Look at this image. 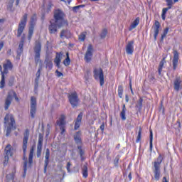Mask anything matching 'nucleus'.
Listing matches in <instances>:
<instances>
[{
    "label": "nucleus",
    "mask_w": 182,
    "mask_h": 182,
    "mask_svg": "<svg viewBox=\"0 0 182 182\" xmlns=\"http://www.w3.org/2000/svg\"><path fill=\"white\" fill-rule=\"evenodd\" d=\"M35 151V149L32 147L30 150L29 156H28V163L29 164H32L33 163V152Z\"/></svg>",
    "instance_id": "28"
},
{
    "label": "nucleus",
    "mask_w": 182,
    "mask_h": 182,
    "mask_svg": "<svg viewBox=\"0 0 182 182\" xmlns=\"http://www.w3.org/2000/svg\"><path fill=\"white\" fill-rule=\"evenodd\" d=\"M12 146L11 145H7L4 149V151H5V155L6 156H12Z\"/></svg>",
    "instance_id": "25"
},
{
    "label": "nucleus",
    "mask_w": 182,
    "mask_h": 182,
    "mask_svg": "<svg viewBox=\"0 0 182 182\" xmlns=\"http://www.w3.org/2000/svg\"><path fill=\"white\" fill-rule=\"evenodd\" d=\"M13 97H14V99L18 97L16 95V92H15L14 91L9 92L4 104L5 110H8V109H9V107L11 106V104L12 103V100L14 99Z\"/></svg>",
    "instance_id": "9"
},
{
    "label": "nucleus",
    "mask_w": 182,
    "mask_h": 182,
    "mask_svg": "<svg viewBox=\"0 0 182 182\" xmlns=\"http://www.w3.org/2000/svg\"><path fill=\"white\" fill-rule=\"evenodd\" d=\"M82 117H83V113L80 112L78 114L75 122H77L78 123H82Z\"/></svg>",
    "instance_id": "42"
},
{
    "label": "nucleus",
    "mask_w": 182,
    "mask_h": 182,
    "mask_svg": "<svg viewBox=\"0 0 182 182\" xmlns=\"http://www.w3.org/2000/svg\"><path fill=\"white\" fill-rule=\"evenodd\" d=\"M4 123L7 127L6 136L8 137L11 134L12 129H16L14 115L7 114L4 117Z\"/></svg>",
    "instance_id": "4"
},
{
    "label": "nucleus",
    "mask_w": 182,
    "mask_h": 182,
    "mask_svg": "<svg viewBox=\"0 0 182 182\" xmlns=\"http://www.w3.org/2000/svg\"><path fill=\"white\" fill-rule=\"evenodd\" d=\"M57 124L60 127V129H63L65 124V117H61L59 121L57 122Z\"/></svg>",
    "instance_id": "29"
},
{
    "label": "nucleus",
    "mask_w": 182,
    "mask_h": 182,
    "mask_svg": "<svg viewBox=\"0 0 182 182\" xmlns=\"http://www.w3.org/2000/svg\"><path fill=\"white\" fill-rule=\"evenodd\" d=\"M29 139V129H26L24 134H23V160H24V166H23V171L24 173H26L27 166H28V161L25 156V153H26V149L28 147V140Z\"/></svg>",
    "instance_id": "5"
},
{
    "label": "nucleus",
    "mask_w": 182,
    "mask_h": 182,
    "mask_svg": "<svg viewBox=\"0 0 182 182\" xmlns=\"http://www.w3.org/2000/svg\"><path fill=\"white\" fill-rule=\"evenodd\" d=\"M139 23H140V18L137 17L134 21V22L131 24L129 27V31H133V29L136 28V27L137 26V25H139Z\"/></svg>",
    "instance_id": "24"
},
{
    "label": "nucleus",
    "mask_w": 182,
    "mask_h": 182,
    "mask_svg": "<svg viewBox=\"0 0 182 182\" xmlns=\"http://www.w3.org/2000/svg\"><path fill=\"white\" fill-rule=\"evenodd\" d=\"M74 140L77 144H80V143H82V139H80V132H77L74 135Z\"/></svg>",
    "instance_id": "27"
},
{
    "label": "nucleus",
    "mask_w": 182,
    "mask_h": 182,
    "mask_svg": "<svg viewBox=\"0 0 182 182\" xmlns=\"http://www.w3.org/2000/svg\"><path fill=\"white\" fill-rule=\"evenodd\" d=\"M161 28V25L160 24V22L156 20L154 25L152 26V29L154 30V41H157V36H159Z\"/></svg>",
    "instance_id": "13"
},
{
    "label": "nucleus",
    "mask_w": 182,
    "mask_h": 182,
    "mask_svg": "<svg viewBox=\"0 0 182 182\" xmlns=\"http://www.w3.org/2000/svg\"><path fill=\"white\" fill-rule=\"evenodd\" d=\"M92 56H93V46H92V44H89L85 55V60L87 63L90 62V60H92Z\"/></svg>",
    "instance_id": "14"
},
{
    "label": "nucleus",
    "mask_w": 182,
    "mask_h": 182,
    "mask_svg": "<svg viewBox=\"0 0 182 182\" xmlns=\"http://www.w3.org/2000/svg\"><path fill=\"white\" fill-rule=\"evenodd\" d=\"M80 8H85V5L82 4V5H79L77 6H74L73 7V12H79V9H80Z\"/></svg>",
    "instance_id": "40"
},
{
    "label": "nucleus",
    "mask_w": 182,
    "mask_h": 182,
    "mask_svg": "<svg viewBox=\"0 0 182 182\" xmlns=\"http://www.w3.org/2000/svg\"><path fill=\"white\" fill-rule=\"evenodd\" d=\"M48 30L50 33H56V32H58V24L56 23V21L54 23L50 21V25L48 27Z\"/></svg>",
    "instance_id": "18"
},
{
    "label": "nucleus",
    "mask_w": 182,
    "mask_h": 182,
    "mask_svg": "<svg viewBox=\"0 0 182 182\" xmlns=\"http://www.w3.org/2000/svg\"><path fill=\"white\" fill-rule=\"evenodd\" d=\"M161 161H163V156H161V155H159L156 161L154 163V178L155 180H156V181H159V180H160V167Z\"/></svg>",
    "instance_id": "6"
},
{
    "label": "nucleus",
    "mask_w": 182,
    "mask_h": 182,
    "mask_svg": "<svg viewBox=\"0 0 182 182\" xmlns=\"http://www.w3.org/2000/svg\"><path fill=\"white\" fill-rule=\"evenodd\" d=\"M61 130V134H63V133H65L66 132V130L65 129V127H63V128H60Z\"/></svg>",
    "instance_id": "58"
},
{
    "label": "nucleus",
    "mask_w": 182,
    "mask_h": 182,
    "mask_svg": "<svg viewBox=\"0 0 182 182\" xmlns=\"http://www.w3.org/2000/svg\"><path fill=\"white\" fill-rule=\"evenodd\" d=\"M15 2V0H10L9 2V5L7 6L8 9L9 11H14V9H12V7L14 6V3Z\"/></svg>",
    "instance_id": "41"
},
{
    "label": "nucleus",
    "mask_w": 182,
    "mask_h": 182,
    "mask_svg": "<svg viewBox=\"0 0 182 182\" xmlns=\"http://www.w3.org/2000/svg\"><path fill=\"white\" fill-rule=\"evenodd\" d=\"M14 85V79L9 80V86H13Z\"/></svg>",
    "instance_id": "54"
},
{
    "label": "nucleus",
    "mask_w": 182,
    "mask_h": 182,
    "mask_svg": "<svg viewBox=\"0 0 182 182\" xmlns=\"http://www.w3.org/2000/svg\"><path fill=\"white\" fill-rule=\"evenodd\" d=\"M68 99L73 107H77L79 105V98L77 97V94L76 92H73L69 95Z\"/></svg>",
    "instance_id": "11"
},
{
    "label": "nucleus",
    "mask_w": 182,
    "mask_h": 182,
    "mask_svg": "<svg viewBox=\"0 0 182 182\" xmlns=\"http://www.w3.org/2000/svg\"><path fill=\"white\" fill-rule=\"evenodd\" d=\"M129 179L131 181L132 180V173H129L128 175Z\"/></svg>",
    "instance_id": "63"
},
{
    "label": "nucleus",
    "mask_w": 182,
    "mask_h": 182,
    "mask_svg": "<svg viewBox=\"0 0 182 182\" xmlns=\"http://www.w3.org/2000/svg\"><path fill=\"white\" fill-rule=\"evenodd\" d=\"M72 166V164H70V162H68L66 168H67L68 173H70V166Z\"/></svg>",
    "instance_id": "49"
},
{
    "label": "nucleus",
    "mask_w": 182,
    "mask_h": 182,
    "mask_svg": "<svg viewBox=\"0 0 182 182\" xmlns=\"http://www.w3.org/2000/svg\"><path fill=\"white\" fill-rule=\"evenodd\" d=\"M43 146V134H39L38 141L37 144L36 156L38 159L42 156V147Z\"/></svg>",
    "instance_id": "10"
},
{
    "label": "nucleus",
    "mask_w": 182,
    "mask_h": 182,
    "mask_svg": "<svg viewBox=\"0 0 182 182\" xmlns=\"http://www.w3.org/2000/svg\"><path fill=\"white\" fill-rule=\"evenodd\" d=\"M86 39V32L81 33L79 36V40L83 42Z\"/></svg>",
    "instance_id": "38"
},
{
    "label": "nucleus",
    "mask_w": 182,
    "mask_h": 182,
    "mask_svg": "<svg viewBox=\"0 0 182 182\" xmlns=\"http://www.w3.org/2000/svg\"><path fill=\"white\" fill-rule=\"evenodd\" d=\"M178 59H180V55L177 50H173V70L177 69V66L178 65Z\"/></svg>",
    "instance_id": "16"
},
{
    "label": "nucleus",
    "mask_w": 182,
    "mask_h": 182,
    "mask_svg": "<svg viewBox=\"0 0 182 182\" xmlns=\"http://www.w3.org/2000/svg\"><path fill=\"white\" fill-rule=\"evenodd\" d=\"M118 95H119V97H120V99L123 97V86L122 85H119L118 87Z\"/></svg>",
    "instance_id": "36"
},
{
    "label": "nucleus",
    "mask_w": 182,
    "mask_h": 182,
    "mask_svg": "<svg viewBox=\"0 0 182 182\" xmlns=\"http://www.w3.org/2000/svg\"><path fill=\"white\" fill-rule=\"evenodd\" d=\"M26 21H28V14H24L21 22L18 24V28L17 30V37L21 38L23 30L25 29V26H26Z\"/></svg>",
    "instance_id": "8"
},
{
    "label": "nucleus",
    "mask_w": 182,
    "mask_h": 182,
    "mask_svg": "<svg viewBox=\"0 0 182 182\" xmlns=\"http://www.w3.org/2000/svg\"><path fill=\"white\" fill-rule=\"evenodd\" d=\"M41 50H42V44L41 41H36L34 46V61L36 65H39L38 70L36 74V77H41V72H42V69L43 67V64L42 63V60L41 59Z\"/></svg>",
    "instance_id": "1"
},
{
    "label": "nucleus",
    "mask_w": 182,
    "mask_h": 182,
    "mask_svg": "<svg viewBox=\"0 0 182 182\" xmlns=\"http://www.w3.org/2000/svg\"><path fill=\"white\" fill-rule=\"evenodd\" d=\"M70 36V31L65 29V30H62L60 34V38L61 39H64L65 38H69Z\"/></svg>",
    "instance_id": "21"
},
{
    "label": "nucleus",
    "mask_w": 182,
    "mask_h": 182,
    "mask_svg": "<svg viewBox=\"0 0 182 182\" xmlns=\"http://www.w3.org/2000/svg\"><path fill=\"white\" fill-rule=\"evenodd\" d=\"M85 80H89V71H87V75L85 76Z\"/></svg>",
    "instance_id": "55"
},
{
    "label": "nucleus",
    "mask_w": 182,
    "mask_h": 182,
    "mask_svg": "<svg viewBox=\"0 0 182 182\" xmlns=\"http://www.w3.org/2000/svg\"><path fill=\"white\" fill-rule=\"evenodd\" d=\"M66 58L63 60V65L65 66H69L70 65V58L69 57V53H66Z\"/></svg>",
    "instance_id": "30"
},
{
    "label": "nucleus",
    "mask_w": 182,
    "mask_h": 182,
    "mask_svg": "<svg viewBox=\"0 0 182 182\" xmlns=\"http://www.w3.org/2000/svg\"><path fill=\"white\" fill-rule=\"evenodd\" d=\"M162 182H168V181H167V178L164 177L163 180H162Z\"/></svg>",
    "instance_id": "60"
},
{
    "label": "nucleus",
    "mask_w": 182,
    "mask_h": 182,
    "mask_svg": "<svg viewBox=\"0 0 182 182\" xmlns=\"http://www.w3.org/2000/svg\"><path fill=\"white\" fill-rule=\"evenodd\" d=\"M30 114L31 119H35V114H36V97H35L31 98Z\"/></svg>",
    "instance_id": "12"
},
{
    "label": "nucleus",
    "mask_w": 182,
    "mask_h": 182,
    "mask_svg": "<svg viewBox=\"0 0 182 182\" xmlns=\"http://www.w3.org/2000/svg\"><path fill=\"white\" fill-rule=\"evenodd\" d=\"M100 130H102V132L105 131V123H102L101 124V126L100 127Z\"/></svg>",
    "instance_id": "53"
},
{
    "label": "nucleus",
    "mask_w": 182,
    "mask_h": 182,
    "mask_svg": "<svg viewBox=\"0 0 182 182\" xmlns=\"http://www.w3.org/2000/svg\"><path fill=\"white\" fill-rule=\"evenodd\" d=\"M129 87H130V90H133V88L132 87V80H130L129 81Z\"/></svg>",
    "instance_id": "62"
},
{
    "label": "nucleus",
    "mask_w": 182,
    "mask_h": 182,
    "mask_svg": "<svg viewBox=\"0 0 182 182\" xmlns=\"http://www.w3.org/2000/svg\"><path fill=\"white\" fill-rule=\"evenodd\" d=\"M77 149L79 150V153H80V157H82V156H83V154H85V152L83 151V149H82V146H78Z\"/></svg>",
    "instance_id": "45"
},
{
    "label": "nucleus",
    "mask_w": 182,
    "mask_h": 182,
    "mask_svg": "<svg viewBox=\"0 0 182 182\" xmlns=\"http://www.w3.org/2000/svg\"><path fill=\"white\" fill-rule=\"evenodd\" d=\"M126 112H127V109H126V105L123 104L122 110L119 114L122 120H126Z\"/></svg>",
    "instance_id": "22"
},
{
    "label": "nucleus",
    "mask_w": 182,
    "mask_h": 182,
    "mask_svg": "<svg viewBox=\"0 0 182 182\" xmlns=\"http://www.w3.org/2000/svg\"><path fill=\"white\" fill-rule=\"evenodd\" d=\"M177 124H178V129H181V122H180V120L177 121Z\"/></svg>",
    "instance_id": "57"
},
{
    "label": "nucleus",
    "mask_w": 182,
    "mask_h": 182,
    "mask_svg": "<svg viewBox=\"0 0 182 182\" xmlns=\"http://www.w3.org/2000/svg\"><path fill=\"white\" fill-rule=\"evenodd\" d=\"M4 70L1 71V80L0 82V89L5 87V75H7L9 70H12L14 65L10 60H7L6 63L3 65Z\"/></svg>",
    "instance_id": "3"
},
{
    "label": "nucleus",
    "mask_w": 182,
    "mask_h": 182,
    "mask_svg": "<svg viewBox=\"0 0 182 182\" xmlns=\"http://www.w3.org/2000/svg\"><path fill=\"white\" fill-rule=\"evenodd\" d=\"M23 52V38H21V41L18 45V50H17V56H21Z\"/></svg>",
    "instance_id": "23"
},
{
    "label": "nucleus",
    "mask_w": 182,
    "mask_h": 182,
    "mask_svg": "<svg viewBox=\"0 0 182 182\" xmlns=\"http://www.w3.org/2000/svg\"><path fill=\"white\" fill-rule=\"evenodd\" d=\"M167 33H168V27H166L164 30V33L161 35V42H163V41H164V38L167 36Z\"/></svg>",
    "instance_id": "35"
},
{
    "label": "nucleus",
    "mask_w": 182,
    "mask_h": 182,
    "mask_svg": "<svg viewBox=\"0 0 182 182\" xmlns=\"http://www.w3.org/2000/svg\"><path fill=\"white\" fill-rule=\"evenodd\" d=\"M149 143H150V150H153V131L150 129V136H149Z\"/></svg>",
    "instance_id": "32"
},
{
    "label": "nucleus",
    "mask_w": 182,
    "mask_h": 182,
    "mask_svg": "<svg viewBox=\"0 0 182 182\" xmlns=\"http://www.w3.org/2000/svg\"><path fill=\"white\" fill-rule=\"evenodd\" d=\"M134 41H129L126 46L127 55H133L134 52Z\"/></svg>",
    "instance_id": "15"
},
{
    "label": "nucleus",
    "mask_w": 182,
    "mask_h": 182,
    "mask_svg": "<svg viewBox=\"0 0 182 182\" xmlns=\"http://www.w3.org/2000/svg\"><path fill=\"white\" fill-rule=\"evenodd\" d=\"M166 4L168 6H173V0H166Z\"/></svg>",
    "instance_id": "50"
},
{
    "label": "nucleus",
    "mask_w": 182,
    "mask_h": 182,
    "mask_svg": "<svg viewBox=\"0 0 182 182\" xmlns=\"http://www.w3.org/2000/svg\"><path fill=\"white\" fill-rule=\"evenodd\" d=\"M161 18H162L163 21H164L166 19V14L162 13Z\"/></svg>",
    "instance_id": "59"
},
{
    "label": "nucleus",
    "mask_w": 182,
    "mask_h": 182,
    "mask_svg": "<svg viewBox=\"0 0 182 182\" xmlns=\"http://www.w3.org/2000/svg\"><path fill=\"white\" fill-rule=\"evenodd\" d=\"M141 140V128H139L138 132V136L136 137V143H139V141Z\"/></svg>",
    "instance_id": "39"
},
{
    "label": "nucleus",
    "mask_w": 182,
    "mask_h": 182,
    "mask_svg": "<svg viewBox=\"0 0 182 182\" xmlns=\"http://www.w3.org/2000/svg\"><path fill=\"white\" fill-rule=\"evenodd\" d=\"M16 6H18V5H19V0H16Z\"/></svg>",
    "instance_id": "64"
},
{
    "label": "nucleus",
    "mask_w": 182,
    "mask_h": 182,
    "mask_svg": "<svg viewBox=\"0 0 182 182\" xmlns=\"http://www.w3.org/2000/svg\"><path fill=\"white\" fill-rule=\"evenodd\" d=\"M181 77H176L175 80H173V89L176 92H178L180 89L181 88Z\"/></svg>",
    "instance_id": "17"
},
{
    "label": "nucleus",
    "mask_w": 182,
    "mask_h": 182,
    "mask_svg": "<svg viewBox=\"0 0 182 182\" xmlns=\"http://www.w3.org/2000/svg\"><path fill=\"white\" fill-rule=\"evenodd\" d=\"M164 63H166V57H164L159 63V67L158 68L159 75H161V72L163 70V66H164Z\"/></svg>",
    "instance_id": "26"
},
{
    "label": "nucleus",
    "mask_w": 182,
    "mask_h": 182,
    "mask_svg": "<svg viewBox=\"0 0 182 182\" xmlns=\"http://www.w3.org/2000/svg\"><path fill=\"white\" fill-rule=\"evenodd\" d=\"M45 63H46V68H48L49 69H52V68H53V63H52V61L50 60L46 59L45 60Z\"/></svg>",
    "instance_id": "33"
},
{
    "label": "nucleus",
    "mask_w": 182,
    "mask_h": 182,
    "mask_svg": "<svg viewBox=\"0 0 182 182\" xmlns=\"http://www.w3.org/2000/svg\"><path fill=\"white\" fill-rule=\"evenodd\" d=\"M119 160H120V158H119V156H117L114 159V163L116 166H117V164H119Z\"/></svg>",
    "instance_id": "48"
},
{
    "label": "nucleus",
    "mask_w": 182,
    "mask_h": 182,
    "mask_svg": "<svg viewBox=\"0 0 182 182\" xmlns=\"http://www.w3.org/2000/svg\"><path fill=\"white\" fill-rule=\"evenodd\" d=\"M36 21V15H33L31 19V23H33Z\"/></svg>",
    "instance_id": "51"
},
{
    "label": "nucleus",
    "mask_w": 182,
    "mask_h": 182,
    "mask_svg": "<svg viewBox=\"0 0 182 182\" xmlns=\"http://www.w3.org/2000/svg\"><path fill=\"white\" fill-rule=\"evenodd\" d=\"M28 33L30 35V36H32L33 33V30L32 28L29 29Z\"/></svg>",
    "instance_id": "56"
},
{
    "label": "nucleus",
    "mask_w": 182,
    "mask_h": 182,
    "mask_svg": "<svg viewBox=\"0 0 182 182\" xmlns=\"http://www.w3.org/2000/svg\"><path fill=\"white\" fill-rule=\"evenodd\" d=\"M63 54L62 53H57L55 55V58L54 60V63H55L58 68L60 66V61L62 60V56Z\"/></svg>",
    "instance_id": "19"
},
{
    "label": "nucleus",
    "mask_w": 182,
    "mask_h": 182,
    "mask_svg": "<svg viewBox=\"0 0 182 182\" xmlns=\"http://www.w3.org/2000/svg\"><path fill=\"white\" fill-rule=\"evenodd\" d=\"M168 9H171V6H168V8H164L162 10V14L166 15V14H167V11H168Z\"/></svg>",
    "instance_id": "46"
},
{
    "label": "nucleus",
    "mask_w": 182,
    "mask_h": 182,
    "mask_svg": "<svg viewBox=\"0 0 182 182\" xmlns=\"http://www.w3.org/2000/svg\"><path fill=\"white\" fill-rule=\"evenodd\" d=\"M79 127H80V122H77L75 121V127H74L75 130H77Z\"/></svg>",
    "instance_id": "47"
},
{
    "label": "nucleus",
    "mask_w": 182,
    "mask_h": 182,
    "mask_svg": "<svg viewBox=\"0 0 182 182\" xmlns=\"http://www.w3.org/2000/svg\"><path fill=\"white\" fill-rule=\"evenodd\" d=\"M55 73L57 74L58 77H60V76H63V73L59 72L58 70H56Z\"/></svg>",
    "instance_id": "52"
},
{
    "label": "nucleus",
    "mask_w": 182,
    "mask_h": 182,
    "mask_svg": "<svg viewBox=\"0 0 182 182\" xmlns=\"http://www.w3.org/2000/svg\"><path fill=\"white\" fill-rule=\"evenodd\" d=\"M49 157H50V151L49 149L46 150V156H45V161H44V166L48 167L49 165Z\"/></svg>",
    "instance_id": "20"
},
{
    "label": "nucleus",
    "mask_w": 182,
    "mask_h": 182,
    "mask_svg": "<svg viewBox=\"0 0 182 182\" xmlns=\"http://www.w3.org/2000/svg\"><path fill=\"white\" fill-rule=\"evenodd\" d=\"M65 13L60 9L55 10L54 11V19L55 23L58 25V28H62V26H68V21L65 20Z\"/></svg>",
    "instance_id": "2"
},
{
    "label": "nucleus",
    "mask_w": 182,
    "mask_h": 182,
    "mask_svg": "<svg viewBox=\"0 0 182 182\" xmlns=\"http://www.w3.org/2000/svg\"><path fill=\"white\" fill-rule=\"evenodd\" d=\"M125 100H126L127 102H129V95H127L125 96Z\"/></svg>",
    "instance_id": "61"
},
{
    "label": "nucleus",
    "mask_w": 182,
    "mask_h": 182,
    "mask_svg": "<svg viewBox=\"0 0 182 182\" xmlns=\"http://www.w3.org/2000/svg\"><path fill=\"white\" fill-rule=\"evenodd\" d=\"M136 107H137L138 110H141L143 107V98H139V100L137 101Z\"/></svg>",
    "instance_id": "31"
},
{
    "label": "nucleus",
    "mask_w": 182,
    "mask_h": 182,
    "mask_svg": "<svg viewBox=\"0 0 182 182\" xmlns=\"http://www.w3.org/2000/svg\"><path fill=\"white\" fill-rule=\"evenodd\" d=\"M107 35V29L104 28L100 33L101 39H105L106 38Z\"/></svg>",
    "instance_id": "37"
},
{
    "label": "nucleus",
    "mask_w": 182,
    "mask_h": 182,
    "mask_svg": "<svg viewBox=\"0 0 182 182\" xmlns=\"http://www.w3.org/2000/svg\"><path fill=\"white\" fill-rule=\"evenodd\" d=\"M94 77L96 80H100V86L105 85V75H103V70L102 68H95L93 70Z\"/></svg>",
    "instance_id": "7"
},
{
    "label": "nucleus",
    "mask_w": 182,
    "mask_h": 182,
    "mask_svg": "<svg viewBox=\"0 0 182 182\" xmlns=\"http://www.w3.org/2000/svg\"><path fill=\"white\" fill-rule=\"evenodd\" d=\"M39 86V77H36L35 79V89H38V87Z\"/></svg>",
    "instance_id": "44"
},
{
    "label": "nucleus",
    "mask_w": 182,
    "mask_h": 182,
    "mask_svg": "<svg viewBox=\"0 0 182 182\" xmlns=\"http://www.w3.org/2000/svg\"><path fill=\"white\" fill-rule=\"evenodd\" d=\"M8 161H9V156L4 155V166H6L8 164Z\"/></svg>",
    "instance_id": "43"
},
{
    "label": "nucleus",
    "mask_w": 182,
    "mask_h": 182,
    "mask_svg": "<svg viewBox=\"0 0 182 182\" xmlns=\"http://www.w3.org/2000/svg\"><path fill=\"white\" fill-rule=\"evenodd\" d=\"M82 176L85 178H87V177L88 176L87 165H83V166H82Z\"/></svg>",
    "instance_id": "34"
}]
</instances>
